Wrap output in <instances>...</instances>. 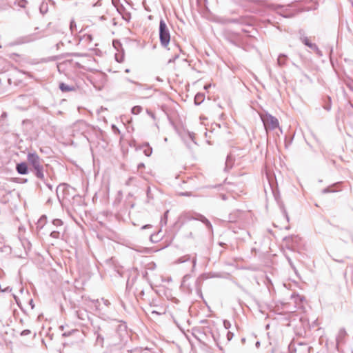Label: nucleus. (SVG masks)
<instances>
[{"label":"nucleus","instance_id":"1","mask_svg":"<svg viewBox=\"0 0 353 353\" xmlns=\"http://www.w3.org/2000/svg\"><path fill=\"white\" fill-rule=\"evenodd\" d=\"M27 161L34 170L36 176L44 180L43 161L35 152H29L27 154Z\"/></svg>","mask_w":353,"mask_h":353},{"label":"nucleus","instance_id":"2","mask_svg":"<svg viewBox=\"0 0 353 353\" xmlns=\"http://www.w3.org/2000/svg\"><path fill=\"white\" fill-rule=\"evenodd\" d=\"M159 39L162 46L167 47L170 41L169 29L163 19L159 22Z\"/></svg>","mask_w":353,"mask_h":353},{"label":"nucleus","instance_id":"3","mask_svg":"<svg viewBox=\"0 0 353 353\" xmlns=\"http://www.w3.org/2000/svg\"><path fill=\"white\" fill-rule=\"evenodd\" d=\"M261 118L266 130H272L279 126L278 119L270 114H262Z\"/></svg>","mask_w":353,"mask_h":353},{"label":"nucleus","instance_id":"4","mask_svg":"<svg viewBox=\"0 0 353 353\" xmlns=\"http://www.w3.org/2000/svg\"><path fill=\"white\" fill-rule=\"evenodd\" d=\"M14 190L11 185L7 182L0 183V202L6 203L7 196Z\"/></svg>","mask_w":353,"mask_h":353},{"label":"nucleus","instance_id":"5","mask_svg":"<svg viewBox=\"0 0 353 353\" xmlns=\"http://www.w3.org/2000/svg\"><path fill=\"white\" fill-rule=\"evenodd\" d=\"M17 171L20 174H28V165L26 163L22 162L17 165L16 167Z\"/></svg>","mask_w":353,"mask_h":353},{"label":"nucleus","instance_id":"6","mask_svg":"<svg viewBox=\"0 0 353 353\" xmlns=\"http://www.w3.org/2000/svg\"><path fill=\"white\" fill-rule=\"evenodd\" d=\"M192 219L201 221L202 223L205 224V225L208 228H212V225H211L210 222L204 216H203V215H201L200 214H196V216L194 217H193Z\"/></svg>","mask_w":353,"mask_h":353},{"label":"nucleus","instance_id":"7","mask_svg":"<svg viewBox=\"0 0 353 353\" xmlns=\"http://www.w3.org/2000/svg\"><path fill=\"white\" fill-rule=\"evenodd\" d=\"M302 42L307 46H308L310 49L319 52V48L314 43H311L307 37L301 38Z\"/></svg>","mask_w":353,"mask_h":353},{"label":"nucleus","instance_id":"8","mask_svg":"<svg viewBox=\"0 0 353 353\" xmlns=\"http://www.w3.org/2000/svg\"><path fill=\"white\" fill-rule=\"evenodd\" d=\"M140 148L141 150H143V152L144 153V154L147 157H150L152 153V148L149 145L148 143H145L143 145H142Z\"/></svg>","mask_w":353,"mask_h":353},{"label":"nucleus","instance_id":"9","mask_svg":"<svg viewBox=\"0 0 353 353\" xmlns=\"http://www.w3.org/2000/svg\"><path fill=\"white\" fill-rule=\"evenodd\" d=\"M59 88L62 92H70L74 90V87L70 86L64 83L59 84Z\"/></svg>","mask_w":353,"mask_h":353},{"label":"nucleus","instance_id":"10","mask_svg":"<svg viewBox=\"0 0 353 353\" xmlns=\"http://www.w3.org/2000/svg\"><path fill=\"white\" fill-rule=\"evenodd\" d=\"M286 61H287V56L283 54H281L279 56L278 59H277L278 64L280 66H283L285 65Z\"/></svg>","mask_w":353,"mask_h":353},{"label":"nucleus","instance_id":"11","mask_svg":"<svg viewBox=\"0 0 353 353\" xmlns=\"http://www.w3.org/2000/svg\"><path fill=\"white\" fill-rule=\"evenodd\" d=\"M204 99L203 94L198 93L194 97V103L196 105H199Z\"/></svg>","mask_w":353,"mask_h":353},{"label":"nucleus","instance_id":"12","mask_svg":"<svg viewBox=\"0 0 353 353\" xmlns=\"http://www.w3.org/2000/svg\"><path fill=\"white\" fill-rule=\"evenodd\" d=\"M141 111H142V107L139 106V105H136V106L133 107L131 110V112L135 115L139 114V113L141 112Z\"/></svg>","mask_w":353,"mask_h":353},{"label":"nucleus","instance_id":"13","mask_svg":"<svg viewBox=\"0 0 353 353\" xmlns=\"http://www.w3.org/2000/svg\"><path fill=\"white\" fill-rule=\"evenodd\" d=\"M190 259V255H185L177 259L178 263H183L184 262H186Z\"/></svg>","mask_w":353,"mask_h":353},{"label":"nucleus","instance_id":"14","mask_svg":"<svg viewBox=\"0 0 353 353\" xmlns=\"http://www.w3.org/2000/svg\"><path fill=\"white\" fill-rule=\"evenodd\" d=\"M70 28L71 32L73 33L74 31H77V25L74 20L70 21Z\"/></svg>","mask_w":353,"mask_h":353},{"label":"nucleus","instance_id":"15","mask_svg":"<svg viewBox=\"0 0 353 353\" xmlns=\"http://www.w3.org/2000/svg\"><path fill=\"white\" fill-rule=\"evenodd\" d=\"M50 236L54 239H59L60 236V232L59 230H54L50 233Z\"/></svg>","mask_w":353,"mask_h":353},{"label":"nucleus","instance_id":"16","mask_svg":"<svg viewBox=\"0 0 353 353\" xmlns=\"http://www.w3.org/2000/svg\"><path fill=\"white\" fill-rule=\"evenodd\" d=\"M52 223H53V225H54L55 226H57V227L61 226L63 224L62 221L60 219H54Z\"/></svg>","mask_w":353,"mask_h":353},{"label":"nucleus","instance_id":"17","mask_svg":"<svg viewBox=\"0 0 353 353\" xmlns=\"http://www.w3.org/2000/svg\"><path fill=\"white\" fill-rule=\"evenodd\" d=\"M223 326H224V327H225L226 330H228V329L230 328V327H231V323H230V322L229 321H228V320H224V321H223Z\"/></svg>","mask_w":353,"mask_h":353},{"label":"nucleus","instance_id":"18","mask_svg":"<svg viewBox=\"0 0 353 353\" xmlns=\"http://www.w3.org/2000/svg\"><path fill=\"white\" fill-rule=\"evenodd\" d=\"M226 336H227V339H228V341H231V340H232V339L233 338V336H234V334H233L232 332H231L228 331V332H227V335H226Z\"/></svg>","mask_w":353,"mask_h":353},{"label":"nucleus","instance_id":"19","mask_svg":"<svg viewBox=\"0 0 353 353\" xmlns=\"http://www.w3.org/2000/svg\"><path fill=\"white\" fill-rule=\"evenodd\" d=\"M31 333V331L30 330H24L21 332V336H26Z\"/></svg>","mask_w":353,"mask_h":353},{"label":"nucleus","instance_id":"20","mask_svg":"<svg viewBox=\"0 0 353 353\" xmlns=\"http://www.w3.org/2000/svg\"><path fill=\"white\" fill-rule=\"evenodd\" d=\"M147 114H148L150 117H151L153 119H155L154 114L152 111H150V110H147Z\"/></svg>","mask_w":353,"mask_h":353},{"label":"nucleus","instance_id":"21","mask_svg":"<svg viewBox=\"0 0 353 353\" xmlns=\"http://www.w3.org/2000/svg\"><path fill=\"white\" fill-rule=\"evenodd\" d=\"M112 128L114 130V131L117 133H119V130L114 125H112Z\"/></svg>","mask_w":353,"mask_h":353},{"label":"nucleus","instance_id":"22","mask_svg":"<svg viewBox=\"0 0 353 353\" xmlns=\"http://www.w3.org/2000/svg\"><path fill=\"white\" fill-rule=\"evenodd\" d=\"M192 266H193V268H194V267H195V265H196V256H194V257L192 259Z\"/></svg>","mask_w":353,"mask_h":353},{"label":"nucleus","instance_id":"23","mask_svg":"<svg viewBox=\"0 0 353 353\" xmlns=\"http://www.w3.org/2000/svg\"><path fill=\"white\" fill-rule=\"evenodd\" d=\"M149 228H151V225H145L142 227V229H146Z\"/></svg>","mask_w":353,"mask_h":353},{"label":"nucleus","instance_id":"24","mask_svg":"<svg viewBox=\"0 0 353 353\" xmlns=\"http://www.w3.org/2000/svg\"><path fill=\"white\" fill-rule=\"evenodd\" d=\"M330 192V190H329V189H327V188L323 189V190H322V192H323V193H327V192Z\"/></svg>","mask_w":353,"mask_h":353},{"label":"nucleus","instance_id":"25","mask_svg":"<svg viewBox=\"0 0 353 353\" xmlns=\"http://www.w3.org/2000/svg\"><path fill=\"white\" fill-rule=\"evenodd\" d=\"M142 167H144V164H143V163H139V164L138 165V168H139H139H142Z\"/></svg>","mask_w":353,"mask_h":353},{"label":"nucleus","instance_id":"26","mask_svg":"<svg viewBox=\"0 0 353 353\" xmlns=\"http://www.w3.org/2000/svg\"><path fill=\"white\" fill-rule=\"evenodd\" d=\"M210 85H211L210 84L206 85L204 86V88L205 90H207V89H208L210 87Z\"/></svg>","mask_w":353,"mask_h":353},{"label":"nucleus","instance_id":"27","mask_svg":"<svg viewBox=\"0 0 353 353\" xmlns=\"http://www.w3.org/2000/svg\"><path fill=\"white\" fill-rule=\"evenodd\" d=\"M25 3H26V1H23L21 3H20V6H21V7H24V6H25V5H24V4H25Z\"/></svg>","mask_w":353,"mask_h":353},{"label":"nucleus","instance_id":"28","mask_svg":"<svg viewBox=\"0 0 353 353\" xmlns=\"http://www.w3.org/2000/svg\"><path fill=\"white\" fill-rule=\"evenodd\" d=\"M221 196H222V199H223V200L227 199V198H226V196H225V194H222V195H221Z\"/></svg>","mask_w":353,"mask_h":353},{"label":"nucleus","instance_id":"29","mask_svg":"<svg viewBox=\"0 0 353 353\" xmlns=\"http://www.w3.org/2000/svg\"><path fill=\"white\" fill-rule=\"evenodd\" d=\"M116 59H117V61H119V62H121V61L119 60L118 58H117V56L116 55Z\"/></svg>","mask_w":353,"mask_h":353},{"label":"nucleus","instance_id":"30","mask_svg":"<svg viewBox=\"0 0 353 353\" xmlns=\"http://www.w3.org/2000/svg\"><path fill=\"white\" fill-rule=\"evenodd\" d=\"M1 116H2V117H5V116H6V113H5V112H3V113L2 114V115H1Z\"/></svg>","mask_w":353,"mask_h":353},{"label":"nucleus","instance_id":"31","mask_svg":"<svg viewBox=\"0 0 353 353\" xmlns=\"http://www.w3.org/2000/svg\"><path fill=\"white\" fill-rule=\"evenodd\" d=\"M48 188H49L50 189H52V186H51V185H48Z\"/></svg>","mask_w":353,"mask_h":353},{"label":"nucleus","instance_id":"32","mask_svg":"<svg viewBox=\"0 0 353 353\" xmlns=\"http://www.w3.org/2000/svg\"><path fill=\"white\" fill-rule=\"evenodd\" d=\"M59 188H60V186L57 187V192L59 190Z\"/></svg>","mask_w":353,"mask_h":353},{"label":"nucleus","instance_id":"33","mask_svg":"<svg viewBox=\"0 0 353 353\" xmlns=\"http://www.w3.org/2000/svg\"><path fill=\"white\" fill-rule=\"evenodd\" d=\"M125 72H129V70H128V69L125 70Z\"/></svg>","mask_w":353,"mask_h":353}]
</instances>
